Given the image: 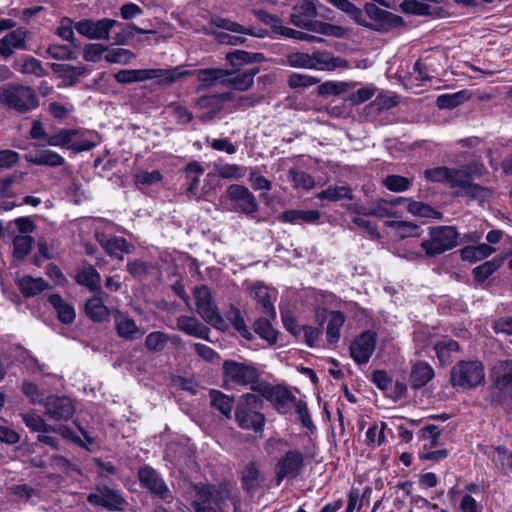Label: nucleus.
I'll return each mask as SVG.
<instances>
[{
    "label": "nucleus",
    "instance_id": "f257e3e1",
    "mask_svg": "<svg viewBox=\"0 0 512 512\" xmlns=\"http://www.w3.org/2000/svg\"><path fill=\"white\" fill-rule=\"evenodd\" d=\"M222 377L225 388L256 389L261 377V370L249 361L225 360L222 364Z\"/></svg>",
    "mask_w": 512,
    "mask_h": 512
},
{
    "label": "nucleus",
    "instance_id": "f03ea898",
    "mask_svg": "<svg viewBox=\"0 0 512 512\" xmlns=\"http://www.w3.org/2000/svg\"><path fill=\"white\" fill-rule=\"evenodd\" d=\"M1 104L7 110L24 115L32 112L39 106V99L32 87L8 83L4 85V90L1 93Z\"/></svg>",
    "mask_w": 512,
    "mask_h": 512
},
{
    "label": "nucleus",
    "instance_id": "7ed1b4c3",
    "mask_svg": "<svg viewBox=\"0 0 512 512\" xmlns=\"http://www.w3.org/2000/svg\"><path fill=\"white\" fill-rule=\"evenodd\" d=\"M263 400L261 396L253 393H246L240 397L235 408V420L238 426L245 430H253L255 433L262 432L265 424V417L260 412Z\"/></svg>",
    "mask_w": 512,
    "mask_h": 512
},
{
    "label": "nucleus",
    "instance_id": "20e7f679",
    "mask_svg": "<svg viewBox=\"0 0 512 512\" xmlns=\"http://www.w3.org/2000/svg\"><path fill=\"white\" fill-rule=\"evenodd\" d=\"M490 380L487 400L490 404H505L512 391V359L497 361L490 371Z\"/></svg>",
    "mask_w": 512,
    "mask_h": 512
},
{
    "label": "nucleus",
    "instance_id": "39448f33",
    "mask_svg": "<svg viewBox=\"0 0 512 512\" xmlns=\"http://www.w3.org/2000/svg\"><path fill=\"white\" fill-rule=\"evenodd\" d=\"M459 232L455 226H434L428 229V238L421 242V248L428 257L445 253L458 245Z\"/></svg>",
    "mask_w": 512,
    "mask_h": 512
},
{
    "label": "nucleus",
    "instance_id": "423d86ee",
    "mask_svg": "<svg viewBox=\"0 0 512 512\" xmlns=\"http://www.w3.org/2000/svg\"><path fill=\"white\" fill-rule=\"evenodd\" d=\"M192 507L195 512H224L228 493L214 485L195 484Z\"/></svg>",
    "mask_w": 512,
    "mask_h": 512
},
{
    "label": "nucleus",
    "instance_id": "0eeeda50",
    "mask_svg": "<svg viewBox=\"0 0 512 512\" xmlns=\"http://www.w3.org/2000/svg\"><path fill=\"white\" fill-rule=\"evenodd\" d=\"M484 378V366L480 361H459L450 373L452 386L463 390L477 387Z\"/></svg>",
    "mask_w": 512,
    "mask_h": 512
},
{
    "label": "nucleus",
    "instance_id": "6e6552de",
    "mask_svg": "<svg viewBox=\"0 0 512 512\" xmlns=\"http://www.w3.org/2000/svg\"><path fill=\"white\" fill-rule=\"evenodd\" d=\"M193 295L199 316L214 328L223 330L226 324L212 299L210 289L206 285L196 286Z\"/></svg>",
    "mask_w": 512,
    "mask_h": 512
},
{
    "label": "nucleus",
    "instance_id": "1a4fd4ad",
    "mask_svg": "<svg viewBox=\"0 0 512 512\" xmlns=\"http://www.w3.org/2000/svg\"><path fill=\"white\" fill-rule=\"evenodd\" d=\"M31 32L25 27H17L0 38V58L7 61L16 51H29Z\"/></svg>",
    "mask_w": 512,
    "mask_h": 512
},
{
    "label": "nucleus",
    "instance_id": "9d476101",
    "mask_svg": "<svg viewBox=\"0 0 512 512\" xmlns=\"http://www.w3.org/2000/svg\"><path fill=\"white\" fill-rule=\"evenodd\" d=\"M226 193L233 204L234 211L245 215H252L258 212V200L246 186L232 184L227 188Z\"/></svg>",
    "mask_w": 512,
    "mask_h": 512
},
{
    "label": "nucleus",
    "instance_id": "9b49d317",
    "mask_svg": "<svg viewBox=\"0 0 512 512\" xmlns=\"http://www.w3.org/2000/svg\"><path fill=\"white\" fill-rule=\"evenodd\" d=\"M318 0H299L293 7L290 14V23L294 26L312 31L319 22L317 10Z\"/></svg>",
    "mask_w": 512,
    "mask_h": 512
},
{
    "label": "nucleus",
    "instance_id": "f8f14e48",
    "mask_svg": "<svg viewBox=\"0 0 512 512\" xmlns=\"http://www.w3.org/2000/svg\"><path fill=\"white\" fill-rule=\"evenodd\" d=\"M121 26L114 19L103 18L97 21L92 19H82L75 23L74 28L80 34L88 39H109V34L114 26Z\"/></svg>",
    "mask_w": 512,
    "mask_h": 512
},
{
    "label": "nucleus",
    "instance_id": "ddd939ff",
    "mask_svg": "<svg viewBox=\"0 0 512 512\" xmlns=\"http://www.w3.org/2000/svg\"><path fill=\"white\" fill-rule=\"evenodd\" d=\"M304 465V456L298 450H289L276 464V484L279 485L285 478H296Z\"/></svg>",
    "mask_w": 512,
    "mask_h": 512
},
{
    "label": "nucleus",
    "instance_id": "4468645a",
    "mask_svg": "<svg viewBox=\"0 0 512 512\" xmlns=\"http://www.w3.org/2000/svg\"><path fill=\"white\" fill-rule=\"evenodd\" d=\"M87 501L94 506H102L111 511H123L127 505L119 491L106 486L97 487L94 493L88 495Z\"/></svg>",
    "mask_w": 512,
    "mask_h": 512
},
{
    "label": "nucleus",
    "instance_id": "2eb2a0df",
    "mask_svg": "<svg viewBox=\"0 0 512 512\" xmlns=\"http://www.w3.org/2000/svg\"><path fill=\"white\" fill-rule=\"evenodd\" d=\"M138 480L141 487L160 499L165 500L169 497V487L154 468L150 466L141 467L138 471Z\"/></svg>",
    "mask_w": 512,
    "mask_h": 512
},
{
    "label": "nucleus",
    "instance_id": "dca6fc26",
    "mask_svg": "<svg viewBox=\"0 0 512 512\" xmlns=\"http://www.w3.org/2000/svg\"><path fill=\"white\" fill-rule=\"evenodd\" d=\"M376 346V334L370 330L361 333L350 345V354L358 364H366Z\"/></svg>",
    "mask_w": 512,
    "mask_h": 512
},
{
    "label": "nucleus",
    "instance_id": "f3484780",
    "mask_svg": "<svg viewBox=\"0 0 512 512\" xmlns=\"http://www.w3.org/2000/svg\"><path fill=\"white\" fill-rule=\"evenodd\" d=\"M95 237L104 251L112 258L123 260L124 254L134 251V246L123 237L107 236L103 232H96Z\"/></svg>",
    "mask_w": 512,
    "mask_h": 512
},
{
    "label": "nucleus",
    "instance_id": "a211bd4d",
    "mask_svg": "<svg viewBox=\"0 0 512 512\" xmlns=\"http://www.w3.org/2000/svg\"><path fill=\"white\" fill-rule=\"evenodd\" d=\"M113 319L118 337L125 341H136L145 334L144 329L134 319L119 310L113 313Z\"/></svg>",
    "mask_w": 512,
    "mask_h": 512
},
{
    "label": "nucleus",
    "instance_id": "6ab92c4d",
    "mask_svg": "<svg viewBox=\"0 0 512 512\" xmlns=\"http://www.w3.org/2000/svg\"><path fill=\"white\" fill-rule=\"evenodd\" d=\"M45 413L54 420H68L74 412L72 400L65 396H49L45 401Z\"/></svg>",
    "mask_w": 512,
    "mask_h": 512
},
{
    "label": "nucleus",
    "instance_id": "aec40b11",
    "mask_svg": "<svg viewBox=\"0 0 512 512\" xmlns=\"http://www.w3.org/2000/svg\"><path fill=\"white\" fill-rule=\"evenodd\" d=\"M265 397L281 414L288 413L296 402L295 395L288 388L281 385L269 388Z\"/></svg>",
    "mask_w": 512,
    "mask_h": 512
},
{
    "label": "nucleus",
    "instance_id": "412c9836",
    "mask_svg": "<svg viewBox=\"0 0 512 512\" xmlns=\"http://www.w3.org/2000/svg\"><path fill=\"white\" fill-rule=\"evenodd\" d=\"M310 69L321 71H332L336 68H347L349 63L341 57H334L327 51H314L311 54Z\"/></svg>",
    "mask_w": 512,
    "mask_h": 512
},
{
    "label": "nucleus",
    "instance_id": "4be33fe9",
    "mask_svg": "<svg viewBox=\"0 0 512 512\" xmlns=\"http://www.w3.org/2000/svg\"><path fill=\"white\" fill-rule=\"evenodd\" d=\"M257 73L258 69L256 68L238 71L228 70L229 76H225L224 85L231 86L235 90L246 91L253 85Z\"/></svg>",
    "mask_w": 512,
    "mask_h": 512
},
{
    "label": "nucleus",
    "instance_id": "5701e85b",
    "mask_svg": "<svg viewBox=\"0 0 512 512\" xmlns=\"http://www.w3.org/2000/svg\"><path fill=\"white\" fill-rule=\"evenodd\" d=\"M75 281L93 292L104 294L100 287L101 276L91 264L86 263L77 269Z\"/></svg>",
    "mask_w": 512,
    "mask_h": 512
},
{
    "label": "nucleus",
    "instance_id": "b1692460",
    "mask_svg": "<svg viewBox=\"0 0 512 512\" xmlns=\"http://www.w3.org/2000/svg\"><path fill=\"white\" fill-rule=\"evenodd\" d=\"M192 74L193 72L184 70L182 66L170 69H149V80L156 79L159 85H171Z\"/></svg>",
    "mask_w": 512,
    "mask_h": 512
},
{
    "label": "nucleus",
    "instance_id": "393cba45",
    "mask_svg": "<svg viewBox=\"0 0 512 512\" xmlns=\"http://www.w3.org/2000/svg\"><path fill=\"white\" fill-rule=\"evenodd\" d=\"M359 212L377 218H399L401 216L398 210L394 209L388 202V199L385 198H379L361 207Z\"/></svg>",
    "mask_w": 512,
    "mask_h": 512
},
{
    "label": "nucleus",
    "instance_id": "a878e982",
    "mask_svg": "<svg viewBox=\"0 0 512 512\" xmlns=\"http://www.w3.org/2000/svg\"><path fill=\"white\" fill-rule=\"evenodd\" d=\"M12 68L23 75H32L36 78H41L48 74L42 62L29 55H23L19 60H15Z\"/></svg>",
    "mask_w": 512,
    "mask_h": 512
},
{
    "label": "nucleus",
    "instance_id": "bb28decb",
    "mask_svg": "<svg viewBox=\"0 0 512 512\" xmlns=\"http://www.w3.org/2000/svg\"><path fill=\"white\" fill-rule=\"evenodd\" d=\"M103 294L95 295L86 300L85 313L87 317L96 323H101L109 319L110 310L105 305Z\"/></svg>",
    "mask_w": 512,
    "mask_h": 512
},
{
    "label": "nucleus",
    "instance_id": "cd10ccee",
    "mask_svg": "<svg viewBox=\"0 0 512 512\" xmlns=\"http://www.w3.org/2000/svg\"><path fill=\"white\" fill-rule=\"evenodd\" d=\"M320 212L318 210H300L293 209L282 212L278 219L284 223L291 224H314L320 219Z\"/></svg>",
    "mask_w": 512,
    "mask_h": 512
},
{
    "label": "nucleus",
    "instance_id": "c85d7f7f",
    "mask_svg": "<svg viewBox=\"0 0 512 512\" xmlns=\"http://www.w3.org/2000/svg\"><path fill=\"white\" fill-rule=\"evenodd\" d=\"M177 328L190 336L205 340L209 339L210 329L195 317L180 316L177 319Z\"/></svg>",
    "mask_w": 512,
    "mask_h": 512
},
{
    "label": "nucleus",
    "instance_id": "c756f323",
    "mask_svg": "<svg viewBox=\"0 0 512 512\" xmlns=\"http://www.w3.org/2000/svg\"><path fill=\"white\" fill-rule=\"evenodd\" d=\"M27 162L34 165H44L49 167H59L65 162L64 158L55 151L41 149L36 153L29 152L25 155Z\"/></svg>",
    "mask_w": 512,
    "mask_h": 512
},
{
    "label": "nucleus",
    "instance_id": "7c9ffc66",
    "mask_svg": "<svg viewBox=\"0 0 512 512\" xmlns=\"http://www.w3.org/2000/svg\"><path fill=\"white\" fill-rule=\"evenodd\" d=\"M197 80L201 82L197 91H202L203 89L213 87L217 83L224 84L225 76H229L228 70L220 69V68H206L200 69L195 72Z\"/></svg>",
    "mask_w": 512,
    "mask_h": 512
},
{
    "label": "nucleus",
    "instance_id": "2f4dec72",
    "mask_svg": "<svg viewBox=\"0 0 512 512\" xmlns=\"http://www.w3.org/2000/svg\"><path fill=\"white\" fill-rule=\"evenodd\" d=\"M251 294L253 298L257 300L259 308L261 309V313L266 317L275 319L276 312L271 302V296L268 288L265 285L257 282L252 286Z\"/></svg>",
    "mask_w": 512,
    "mask_h": 512
},
{
    "label": "nucleus",
    "instance_id": "473e14b6",
    "mask_svg": "<svg viewBox=\"0 0 512 512\" xmlns=\"http://www.w3.org/2000/svg\"><path fill=\"white\" fill-rule=\"evenodd\" d=\"M434 350L440 364L445 366L450 364L457 356L460 352V346L457 341L445 338L435 344Z\"/></svg>",
    "mask_w": 512,
    "mask_h": 512
},
{
    "label": "nucleus",
    "instance_id": "72a5a7b5",
    "mask_svg": "<svg viewBox=\"0 0 512 512\" xmlns=\"http://www.w3.org/2000/svg\"><path fill=\"white\" fill-rule=\"evenodd\" d=\"M51 69L60 75L66 85H75L79 78L86 73L84 66H73L65 63H52Z\"/></svg>",
    "mask_w": 512,
    "mask_h": 512
},
{
    "label": "nucleus",
    "instance_id": "f704fd0d",
    "mask_svg": "<svg viewBox=\"0 0 512 512\" xmlns=\"http://www.w3.org/2000/svg\"><path fill=\"white\" fill-rule=\"evenodd\" d=\"M434 377V370L426 362L419 361L412 366L410 374L411 386L415 389L422 388Z\"/></svg>",
    "mask_w": 512,
    "mask_h": 512
},
{
    "label": "nucleus",
    "instance_id": "c9c22d12",
    "mask_svg": "<svg viewBox=\"0 0 512 512\" xmlns=\"http://www.w3.org/2000/svg\"><path fill=\"white\" fill-rule=\"evenodd\" d=\"M48 301L56 310L57 318L61 323L71 324L75 320L74 306L65 302L59 294H51Z\"/></svg>",
    "mask_w": 512,
    "mask_h": 512
},
{
    "label": "nucleus",
    "instance_id": "e433bc0d",
    "mask_svg": "<svg viewBox=\"0 0 512 512\" xmlns=\"http://www.w3.org/2000/svg\"><path fill=\"white\" fill-rule=\"evenodd\" d=\"M212 24L217 28L225 29L227 31H231V32L239 33V34H248V35L258 37V38H264L269 35L267 30L256 29L253 27L245 28L242 25H240L234 21L224 19V18H214V19H212Z\"/></svg>",
    "mask_w": 512,
    "mask_h": 512
},
{
    "label": "nucleus",
    "instance_id": "4c0bfd02",
    "mask_svg": "<svg viewBox=\"0 0 512 512\" xmlns=\"http://www.w3.org/2000/svg\"><path fill=\"white\" fill-rule=\"evenodd\" d=\"M210 405L218 410L227 419L231 418L234 407V397L224 394L220 390L212 389L209 392Z\"/></svg>",
    "mask_w": 512,
    "mask_h": 512
},
{
    "label": "nucleus",
    "instance_id": "58836bf2",
    "mask_svg": "<svg viewBox=\"0 0 512 512\" xmlns=\"http://www.w3.org/2000/svg\"><path fill=\"white\" fill-rule=\"evenodd\" d=\"M345 315L341 311H330L326 328V338L329 345L336 344L341 336V328L345 323Z\"/></svg>",
    "mask_w": 512,
    "mask_h": 512
},
{
    "label": "nucleus",
    "instance_id": "ea45409f",
    "mask_svg": "<svg viewBox=\"0 0 512 512\" xmlns=\"http://www.w3.org/2000/svg\"><path fill=\"white\" fill-rule=\"evenodd\" d=\"M204 171V167L196 161L190 162L185 166L184 175L188 183L187 194L189 197L197 195L200 176L203 175Z\"/></svg>",
    "mask_w": 512,
    "mask_h": 512
},
{
    "label": "nucleus",
    "instance_id": "a19ab883",
    "mask_svg": "<svg viewBox=\"0 0 512 512\" xmlns=\"http://www.w3.org/2000/svg\"><path fill=\"white\" fill-rule=\"evenodd\" d=\"M316 198L320 201L337 202L343 199L352 200V189L347 186L330 185L326 189L316 194Z\"/></svg>",
    "mask_w": 512,
    "mask_h": 512
},
{
    "label": "nucleus",
    "instance_id": "79ce46f5",
    "mask_svg": "<svg viewBox=\"0 0 512 512\" xmlns=\"http://www.w3.org/2000/svg\"><path fill=\"white\" fill-rule=\"evenodd\" d=\"M262 478L255 463L249 462L242 472V484L246 491L252 492L260 487Z\"/></svg>",
    "mask_w": 512,
    "mask_h": 512
},
{
    "label": "nucleus",
    "instance_id": "37998d69",
    "mask_svg": "<svg viewBox=\"0 0 512 512\" xmlns=\"http://www.w3.org/2000/svg\"><path fill=\"white\" fill-rule=\"evenodd\" d=\"M19 287L25 297H33L47 288V283L42 278L25 276L19 280Z\"/></svg>",
    "mask_w": 512,
    "mask_h": 512
},
{
    "label": "nucleus",
    "instance_id": "c03bdc74",
    "mask_svg": "<svg viewBox=\"0 0 512 512\" xmlns=\"http://www.w3.org/2000/svg\"><path fill=\"white\" fill-rule=\"evenodd\" d=\"M114 79L120 84H130L149 80V69L120 70L114 74Z\"/></svg>",
    "mask_w": 512,
    "mask_h": 512
},
{
    "label": "nucleus",
    "instance_id": "a18cd8bd",
    "mask_svg": "<svg viewBox=\"0 0 512 512\" xmlns=\"http://www.w3.org/2000/svg\"><path fill=\"white\" fill-rule=\"evenodd\" d=\"M81 134L79 129H62L47 138V144L55 147H67L71 145L76 136Z\"/></svg>",
    "mask_w": 512,
    "mask_h": 512
},
{
    "label": "nucleus",
    "instance_id": "49530a36",
    "mask_svg": "<svg viewBox=\"0 0 512 512\" xmlns=\"http://www.w3.org/2000/svg\"><path fill=\"white\" fill-rule=\"evenodd\" d=\"M21 418L25 425L35 432H56L57 429L45 423L43 418L34 412L22 413Z\"/></svg>",
    "mask_w": 512,
    "mask_h": 512
},
{
    "label": "nucleus",
    "instance_id": "de8ad7c7",
    "mask_svg": "<svg viewBox=\"0 0 512 512\" xmlns=\"http://www.w3.org/2000/svg\"><path fill=\"white\" fill-rule=\"evenodd\" d=\"M269 317L259 318L254 322V331L262 339L266 340L270 345H273L277 341V332L272 327Z\"/></svg>",
    "mask_w": 512,
    "mask_h": 512
},
{
    "label": "nucleus",
    "instance_id": "09e8293b",
    "mask_svg": "<svg viewBox=\"0 0 512 512\" xmlns=\"http://www.w3.org/2000/svg\"><path fill=\"white\" fill-rule=\"evenodd\" d=\"M501 264L502 260L492 259L475 267L472 271L474 280L478 283L485 282V280L488 277H490L494 272H496L500 268Z\"/></svg>",
    "mask_w": 512,
    "mask_h": 512
},
{
    "label": "nucleus",
    "instance_id": "8fccbe9b",
    "mask_svg": "<svg viewBox=\"0 0 512 512\" xmlns=\"http://www.w3.org/2000/svg\"><path fill=\"white\" fill-rule=\"evenodd\" d=\"M491 460L504 473L512 470V450L498 446L495 448Z\"/></svg>",
    "mask_w": 512,
    "mask_h": 512
},
{
    "label": "nucleus",
    "instance_id": "3c124183",
    "mask_svg": "<svg viewBox=\"0 0 512 512\" xmlns=\"http://www.w3.org/2000/svg\"><path fill=\"white\" fill-rule=\"evenodd\" d=\"M382 183L389 191L400 193L407 191L410 188L412 180L401 175L391 174L387 175L382 180Z\"/></svg>",
    "mask_w": 512,
    "mask_h": 512
},
{
    "label": "nucleus",
    "instance_id": "603ef678",
    "mask_svg": "<svg viewBox=\"0 0 512 512\" xmlns=\"http://www.w3.org/2000/svg\"><path fill=\"white\" fill-rule=\"evenodd\" d=\"M254 14L259 21L271 27L273 34L283 36V30L286 29V27L282 25L281 20L277 16L270 14L264 9L255 10Z\"/></svg>",
    "mask_w": 512,
    "mask_h": 512
},
{
    "label": "nucleus",
    "instance_id": "864d4df0",
    "mask_svg": "<svg viewBox=\"0 0 512 512\" xmlns=\"http://www.w3.org/2000/svg\"><path fill=\"white\" fill-rule=\"evenodd\" d=\"M34 239L29 235H17L13 239V255L24 259L31 251Z\"/></svg>",
    "mask_w": 512,
    "mask_h": 512
},
{
    "label": "nucleus",
    "instance_id": "5fc2aeb1",
    "mask_svg": "<svg viewBox=\"0 0 512 512\" xmlns=\"http://www.w3.org/2000/svg\"><path fill=\"white\" fill-rule=\"evenodd\" d=\"M470 178V174L465 169L450 168L446 185L450 188H458L462 192Z\"/></svg>",
    "mask_w": 512,
    "mask_h": 512
},
{
    "label": "nucleus",
    "instance_id": "6e6d98bb",
    "mask_svg": "<svg viewBox=\"0 0 512 512\" xmlns=\"http://www.w3.org/2000/svg\"><path fill=\"white\" fill-rule=\"evenodd\" d=\"M168 341V334L161 331H154L147 335L145 347L151 352H161L165 349Z\"/></svg>",
    "mask_w": 512,
    "mask_h": 512
},
{
    "label": "nucleus",
    "instance_id": "4d7b16f0",
    "mask_svg": "<svg viewBox=\"0 0 512 512\" xmlns=\"http://www.w3.org/2000/svg\"><path fill=\"white\" fill-rule=\"evenodd\" d=\"M386 226L397 231L401 238L418 236V226L409 221H387Z\"/></svg>",
    "mask_w": 512,
    "mask_h": 512
},
{
    "label": "nucleus",
    "instance_id": "13d9d810",
    "mask_svg": "<svg viewBox=\"0 0 512 512\" xmlns=\"http://www.w3.org/2000/svg\"><path fill=\"white\" fill-rule=\"evenodd\" d=\"M407 210L416 216L427 217V218H435L440 219L442 217V213L435 210L428 204L418 201H410L407 207Z\"/></svg>",
    "mask_w": 512,
    "mask_h": 512
},
{
    "label": "nucleus",
    "instance_id": "bf43d9fd",
    "mask_svg": "<svg viewBox=\"0 0 512 512\" xmlns=\"http://www.w3.org/2000/svg\"><path fill=\"white\" fill-rule=\"evenodd\" d=\"M459 195L469 196L472 199L484 202L491 197V191L486 187L471 182L470 179L463 191L459 192Z\"/></svg>",
    "mask_w": 512,
    "mask_h": 512
},
{
    "label": "nucleus",
    "instance_id": "052dcab7",
    "mask_svg": "<svg viewBox=\"0 0 512 512\" xmlns=\"http://www.w3.org/2000/svg\"><path fill=\"white\" fill-rule=\"evenodd\" d=\"M465 100V92L460 91L453 94H442L437 97L436 104L440 109H453Z\"/></svg>",
    "mask_w": 512,
    "mask_h": 512
},
{
    "label": "nucleus",
    "instance_id": "680f3d73",
    "mask_svg": "<svg viewBox=\"0 0 512 512\" xmlns=\"http://www.w3.org/2000/svg\"><path fill=\"white\" fill-rule=\"evenodd\" d=\"M104 57H105V60L109 63L128 64L136 56L132 51H130L128 49L115 48V49L108 50Z\"/></svg>",
    "mask_w": 512,
    "mask_h": 512
},
{
    "label": "nucleus",
    "instance_id": "e2e57ef3",
    "mask_svg": "<svg viewBox=\"0 0 512 512\" xmlns=\"http://www.w3.org/2000/svg\"><path fill=\"white\" fill-rule=\"evenodd\" d=\"M227 318L243 338L248 340L252 338V333L246 326L239 309L232 308L231 311L228 313Z\"/></svg>",
    "mask_w": 512,
    "mask_h": 512
},
{
    "label": "nucleus",
    "instance_id": "0e129e2a",
    "mask_svg": "<svg viewBox=\"0 0 512 512\" xmlns=\"http://www.w3.org/2000/svg\"><path fill=\"white\" fill-rule=\"evenodd\" d=\"M289 177L291 178L292 182L294 183L295 188H302L305 190H310L315 185L314 178L310 174H308L304 171L290 169Z\"/></svg>",
    "mask_w": 512,
    "mask_h": 512
},
{
    "label": "nucleus",
    "instance_id": "69168bd1",
    "mask_svg": "<svg viewBox=\"0 0 512 512\" xmlns=\"http://www.w3.org/2000/svg\"><path fill=\"white\" fill-rule=\"evenodd\" d=\"M313 32L326 36L342 38L348 34V29L339 25L319 21L316 24V27L313 28Z\"/></svg>",
    "mask_w": 512,
    "mask_h": 512
},
{
    "label": "nucleus",
    "instance_id": "338daca9",
    "mask_svg": "<svg viewBox=\"0 0 512 512\" xmlns=\"http://www.w3.org/2000/svg\"><path fill=\"white\" fill-rule=\"evenodd\" d=\"M319 82V79L310 75L293 73L288 78V85L292 89L309 88Z\"/></svg>",
    "mask_w": 512,
    "mask_h": 512
},
{
    "label": "nucleus",
    "instance_id": "774afa93",
    "mask_svg": "<svg viewBox=\"0 0 512 512\" xmlns=\"http://www.w3.org/2000/svg\"><path fill=\"white\" fill-rule=\"evenodd\" d=\"M311 54L292 52L286 55L285 63L293 68L310 69Z\"/></svg>",
    "mask_w": 512,
    "mask_h": 512
}]
</instances>
